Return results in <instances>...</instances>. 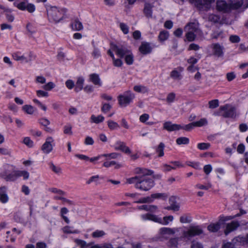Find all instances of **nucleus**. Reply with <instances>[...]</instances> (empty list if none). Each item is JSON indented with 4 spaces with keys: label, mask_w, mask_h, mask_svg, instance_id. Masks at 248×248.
Masks as SVG:
<instances>
[{
    "label": "nucleus",
    "mask_w": 248,
    "mask_h": 248,
    "mask_svg": "<svg viewBox=\"0 0 248 248\" xmlns=\"http://www.w3.org/2000/svg\"><path fill=\"white\" fill-rule=\"evenodd\" d=\"M126 183L134 184L135 187L140 191H147L153 187L155 182L153 178L149 177L135 176L126 179Z\"/></svg>",
    "instance_id": "obj_1"
},
{
    "label": "nucleus",
    "mask_w": 248,
    "mask_h": 248,
    "mask_svg": "<svg viewBox=\"0 0 248 248\" xmlns=\"http://www.w3.org/2000/svg\"><path fill=\"white\" fill-rule=\"evenodd\" d=\"M112 50L120 58H124L125 63L128 65H132L134 62V56L131 49L124 46L114 44L111 46Z\"/></svg>",
    "instance_id": "obj_2"
},
{
    "label": "nucleus",
    "mask_w": 248,
    "mask_h": 248,
    "mask_svg": "<svg viewBox=\"0 0 248 248\" xmlns=\"http://www.w3.org/2000/svg\"><path fill=\"white\" fill-rule=\"evenodd\" d=\"M67 11L64 7L51 6L47 10L48 19L50 22L58 23L65 18Z\"/></svg>",
    "instance_id": "obj_3"
},
{
    "label": "nucleus",
    "mask_w": 248,
    "mask_h": 248,
    "mask_svg": "<svg viewBox=\"0 0 248 248\" xmlns=\"http://www.w3.org/2000/svg\"><path fill=\"white\" fill-rule=\"evenodd\" d=\"M219 110L222 111L221 116L225 118H231L235 120L239 115V113L237 112L236 107L229 104L221 106Z\"/></svg>",
    "instance_id": "obj_4"
},
{
    "label": "nucleus",
    "mask_w": 248,
    "mask_h": 248,
    "mask_svg": "<svg viewBox=\"0 0 248 248\" xmlns=\"http://www.w3.org/2000/svg\"><path fill=\"white\" fill-rule=\"evenodd\" d=\"M135 95L131 91L128 90L124 92L123 94L118 96V103L121 107H126L133 102Z\"/></svg>",
    "instance_id": "obj_5"
},
{
    "label": "nucleus",
    "mask_w": 248,
    "mask_h": 248,
    "mask_svg": "<svg viewBox=\"0 0 248 248\" xmlns=\"http://www.w3.org/2000/svg\"><path fill=\"white\" fill-rule=\"evenodd\" d=\"M15 7L21 11H27L30 13H33L36 10L35 5L31 3H29L28 0L18 2L15 1L13 3Z\"/></svg>",
    "instance_id": "obj_6"
},
{
    "label": "nucleus",
    "mask_w": 248,
    "mask_h": 248,
    "mask_svg": "<svg viewBox=\"0 0 248 248\" xmlns=\"http://www.w3.org/2000/svg\"><path fill=\"white\" fill-rule=\"evenodd\" d=\"M203 230L199 225H190L187 231L183 232V236L185 238L190 239L196 236H199L202 234Z\"/></svg>",
    "instance_id": "obj_7"
},
{
    "label": "nucleus",
    "mask_w": 248,
    "mask_h": 248,
    "mask_svg": "<svg viewBox=\"0 0 248 248\" xmlns=\"http://www.w3.org/2000/svg\"><path fill=\"white\" fill-rule=\"evenodd\" d=\"M216 9L219 12L228 13L232 9V5L230 3H227L224 0H217L216 2Z\"/></svg>",
    "instance_id": "obj_8"
},
{
    "label": "nucleus",
    "mask_w": 248,
    "mask_h": 248,
    "mask_svg": "<svg viewBox=\"0 0 248 248\" xmlns=\"http://www.w3.org/2000/svg\"><path fill=\"white\" fill-rule=\"evenodd\" d=\"M140 194L136 192V193H125V196L126 197H129L132 199L134 200V203H146L150 202V198L149 197H144V198H140Z\"/></svg>",
    "instance_id": "obj_9"
},
{
    "label": "nucleus",
    "mask_w": 248,
    "mask_h": 248,
    "mask_svg": "<svg viewBox=\"0 0 248 248\" xmlns=\"http://www.w3.org/2000/svg\"><path fill=\"white\" fill-rule=\"evenodd\" d=\"M54 142V140L51 137H47L44 143L41 147V150L45 154H48L52 152L53 150V145L52 143Z\"/></svg>",
    "instance_id": "obj_10"
},
{
    "label": "nucleus",
    "mask_w": 248,
    "mask_h": 248,
    "mask_svg": "<svg viewBox=\"0 0 248 248\" xmlns=\"http://www.w3.org/2000/svg\"><path fill=\"white\" fill-rule=\"evenodd\" d=\"M163 128L169 132L179 131L181 129V124H173L171 121H166L163 123Z\"/></svg>",
    "instance_id": "obj_11"
},
{
    "label": "nucleus",
    "mask_w": 248,
    "mask_h": 248,
    "mask_svg": "<svg viewBox=\"0 0 248 248\" xmlns=\"http://www.w3.org/2000/svg\"><path fill=\"white\" fill-rule=\"evenodd\" d=\"M114 148L116 151H120L126 154H130L131 153L130 148L126 146L125 142L121 140H117L114 145Z\"/></svg>",
    "instance_id": "obj_12"
},
{
    "label": "nucleus",
    "mask_w": 248,
    "mask_h": 248,
    "mask_svg": "<svg viewBox=\"0 0 248 248\" xmlns=\"http://www.w3.org/2000/svg\"><path fill=\"white\" fill-rule=\"evenodd\" d=\"M212 48L214 55L217 57H221L224 55V47L219 43H213L212 45Z\"/></svg>",
    "instance_id": "obj_13"
},
{
    "label": "nucleus",
    "mask_w": 248,
    "mask_h": 248,
    "mask_svg": "<svg viewBox=\"0 0 248 248\" xmlns=\"http://www.w3.org/2000/svg\"><path fill=\"white\" fill-rule=\"evenodd\" d=\"M153 48L148 42H143L139 48V50L142 55L150 54L152 51Z\"/></svg>",
    "instance_id": "obj_14"
},
{
    "label": "nucleus",
    "mask_w": 248,
    "mask_h": 248,
    "mask_svg": "<svg viewBox=\"0 0 248 248\" xmlns=\"http://www.w3.org/2000/svg\"><path fill=\"white\" fill-rule=\"evenodd\" d=\"M9 198L7 194V187L3 186L0 187V202L5 204L9 202Z\"/></svg>",
    "instance_id": "obj_15"
},
{
    "label": "nucleus",
    "mask_w": 248,
    "mask_h": 248,
    "mask_svg": "<svg viewBox=\"0 0 248 248\" xmlns=\"http://www.w3.org/2000/svg\"><path fill=\"white\" fill-rule=\"evenodd\" d=\"M89 81L93 83L95 86L98 87H101L103 85L99 75L96 73L90 74L89 76Z\"/></svg>",
    "instance_id": "obj_16"
},
{
    "label": "nucleus",
    "mask_w": 248,
    "mask_h": 248,
    "mask_svg": "<svg viewBox=\"0 0 248 248\" xmlns=\"http://www.w3.org/2000/svg\"><path fill=\"white\" fill-rule=\"evenodd\" d=\"M239 225L237 221H232L231 223L227 224L224 230V234L225 235H228L230 232L236 230Z\"/></svg>",
    "instance_id": "obj_17"
},
{
    "label": "nucleus",
    "mask_w": 248,
    "mask_h": 248,
    "mask_svg": "<svg viewBox=\"0 0 248 248\" xmlns=\"http://www.w3.org/2000/svg\"><path fill=\"white\" fill-rule=\"evenodd\" d=\"M135 173L137 174H141L140 176L148 177L152 175L154 171L152 170L145 168L138 167L135 169Z\"/></svg>",
    "instance_id": "obj_18"
},
{
    "label": "nucleus",
    "mask_w": 248,
    "mask_h": 248,
    "mask_svg": "<svg viewBox=\"0 0 248 248\" xmlns=\"http://www.w3.org/2000/svg\"><path fill=\"white\" fill-rule=\"evenodd\" d=\"M184 68L182 66H178L176 69L171 71L170 73V77L174 80H181L182 78L181 73L184 71Z\"/></svg>",
    "instance_id": "obj_19"
},
{
    "label": "nucleus",
    "mask_w": 248,
    "mask_h": 248,
    "mask_svg": "<svg viewBox=\"0 0 248 248\" xmlns=\"http://www.w3.org/2000/svg\"><path fill=\"white\" fill-rule=\"evenodd\" d=\"M214 0H189L191 3H195L197 9L201 10L205 5H210Z\"/></svg>",
    "instance_id": "obj_20"
},
{
    "label": "nucleus",
    "mask_w": 248,
    "mask_h": 248,
    "mask_svg": "<svg viewBox=\"0 0 248 248\" xmlns=\"http://www.w3.org/2000/svg\"><path fill=\"white\" fill-rule=\"evenodd\" d=\"M70 27L72 30L74 31H80L83 29L82 23L77 18L71 21Z\"/></svg>",
    "instance_id": "obj_21"
},
{
    "label": "nucleus",
    "mask_w": 248,
    "mask_h": 248,
    "mask_svg": "<svg viewBox=\"0 0 248 248\" xmlns=\"http://www.w3.org/2000/svg\"><path fill=\"white\" fill-rule=\"evenodd\" d=\"M141 217L143 220H150L157 223L161 221L160 217H158L157 216L150 213L143 214L141 216Z\"/></svg>",
    "instance_id": "obj_22"
},
{
    "label": "nucleus",
    "mask_w": 248,
    "mask_h": 248,
    "mask_svg": "<svg viewBox=\"0 0 248 248\" xmlns=\"http://www.w3.org/2000/svg\"><path fill=\"white\" fill-rule=\"evenodd\" d=\"M170 163L172 165H175V167H172L170 165L165 164L164 167L166 171H170L171 170H175L177 167L180 168L184 167V165L179 161H171Z\"/></svg>",
    "instance_id": "obj_23"
},
{
    "label": "nucleus",
    "mask_w": 248,
    "mask_h": 248,
    "mask_svg": "<svg viewBox=\"0 0 248 248\" xmlns=\"http://www.w3.org/2000/svg\"><path fill=\"white\" fill-rule=\"evenodd\" d=\"M145 16L148 18H151L153 15V6L149 3H146L143 10Z\"/></svg>",
    "instance_id": "obj_24"
},
{
    "label": "nucleus",
    "mask_w": 248,
    "mask_h": 248,
    "mask_svg": "<svg viewBox=\"0 0 248 248\" xmlns=\"http://www.w3.org/2000/svg\"><path fill=\"white\" fill-rule=\"evenodd\" d=\"M84 83V79L83 77L78 78L76 84L75 85L74 91L76 93H78L83 89V85Z\"/></svg>",
    "instance_id": "obj_25"
},
{
    "label": "nucleus",
    "mask_w": 248,
    "mask_h": 248,
    "mask_svg": "<svg viewBox=\"0 0 248 248\" xmlns=\"http://www.w3.org/2000/svg\"><path fill=\"white\" fill-rule=\"evenodd\" d=\"M245 237L238 235L232 239V242L236 246H244L246 244Z\"/></svg>",
    "instance_id": "obj_26"
},
{
    "label": "nucleus",
    "mask_w": 248,
    "mask_h": 248,
    "mask_svg": "<svg viewBox=\"0 0 248 248\" xmlns=\"http://www.w3.org/2000/svg\"><path fill=\"white\" fill-rule=\"evenodd\" d=\"M17 179V170H14L13 172H10L6 177L4 178V180L6 182H14Z\"/></svg>",
    "instance_id": "obj_27"
},
{
    "label": "nucleus",
    "mask_w": 248,
    "mask_h": 248,
    "mask_svg": "<svg viewBox=\"0 0 248 248\" xmlns=\"http://www.w3.org/2000/svg\"><path fill=\"white\" fill-rule=\"evenodd\" d=\"M133 90L136 92L141 93H146L149 92L148 88L142 85H135L133 87Z\"/></svg>",
    "instance_id": "obj_28"
},
{
    "label": "nucleus",
    "mask_w": 248,
    "mask_h": 248,
    "mask_svg": "<svg viewBox=\"0 0 248 248\" xmlns=\"http://www.w3.org/2000/svg\"><path fill=\"white\" fill-rule=\"evenodd\" d=\"M104 119L105 118L102 115H99L96 116L93 114L90 118V122L91 123L98 124L103 122L104 121Z\"/></svg>",
    "instance_id": "obj_29"
},
{
    "label": "nucleus",
    "mask_w": 248,
    "mask_h": 248,
    "mask_svg": "<svg viewBox=\"0 0 248 248\" xmlns=\"http://www.w3.org/2000/svg\"><path fill=\"white\" fill-rule=\"evenodd\" d=\"M169 37V32L167 31H162L159 32L158 36V40L160 42H163L167 40Z\"/></svg>",
    "instance_id": "obj_30"
},
{
    "label": "nucleus",
    "mask_w": 248,
    "mask_h": 248,
    "mask_svg": "<svg viewBox=\"0 0 248 248\" xmlns=\"http://www.w3.org/2000/svg\"><path fill=\"white\" fill-rule=\"evenodd\" d=\"M220 228V225L218 222L211 223L207 227L209 231L213 232H217Z\"/></svg>",
    "instance_id": "obj_31"
},
{
    "label": "nucleus",
    "mask_w": 248,
    "mask_h": 248,
    "mask_svg": "<svg viewBox=\"0 0 248 248\" xmlns=\"http://www.w3.org/2000/svg\"><path fill=\"white\" fill-rule=\"evenodd\" d=\"M68 212V210L66 207H62L60 211V216L64 220V221L67 224L70 223V220L67 217L65 216V214H67Z\"/></svg>",
    "instance_id": "obj_32"
},
{
    "label": "nucleus",
    "mask_w": 248,
    "mask_h": 248,
    "mask_svg": "<svg viewBox=\"0 0 248 248\" xmlns=\"http://www.w3.org/2000/svg\"><path fill=\"white\" fill-rule=\"evenodd\" d=\"M165 144L163 142H160L155 149L156 153L158 154V157H162L164 155Z\"/></svg>",
    "instance_id": "obj_33"
},
{
    "label": "nucleus",
    "mask_w": 248,
    "mask_h": 248,
    "mask_svg": "<svg viewBox=\"0 0 248 248\" xmlns=\"http://www.w3.org/2000/svg\"><path fill=\"white\" fill-rule=\"evenodd\" d=\"M192 220V217L189 214H185L180 217V221L182 223H189Z\"/></svg>",
    "instance_id": "obj_34"
},
{
    "label": "nucleus",
    "mask_w": 248,
    "mask_h": 248,
    "mask_svg": "<svg viewBox=\"0 0 248 248\" xmlns=\"http://www.w3.org/2000/svg\"><path fill=\"white\" fill-rule=\"evenodd\" d=\"M22 110L28 114H33L34 112V108L30 105H25L22 107Z\"/></svg>",
    "instance_id": "obj_35"
},
{
    "label": "nucleus",
    "mask_w": 248,
    "mask_h": 248,
    "mask_svg": "<svg viewBox=\"0 0 248 248\" xmlns=\"http://www.w3.org/2000/svg\"><path fill=\"white\" fill-rule=\"evenodd\" d=\"M176 144L179 145L182 144L187 145L189 143V139L187 137H181L176 139Z\"/></svg>",
    "instance_id": "obj_36"
},
{
    "label": "nucleus",
    "mask_w": 248,
    "mask_h": 248,
    "mask_svg": "<svg viewBox=\"0 0 248 248\" xmlns=\"http://www.w3.org/2000/svg\"><path fill=\"white\" fill-rule=\"evenodd\" d=\"M73 227L69 226H65L62 228V230L64 233L66 234H74L78 233V231L77 230H72Z\"/></svg>",
    "instance_id": "obj_37"
},
{
    "label": "nucleus",
    "mask_w": 248,
    "mask_h": 248,
    "mask_svg": "<svg viewBox=\"0 0 248 248\" xmlns=\"http://www.w3.org/2000/svg\"><path fill=\"white\" fill-rule=\"evenodd\" d=\"M173 219V217L171 215L168 216H165L163 217V219L161 218V221L160 222H159L158 223L163 225H167L169 224L170 222H171Z\"/></svg>",
    "instance_id": "obj_38"
},
{
    "label": "nucleus",
    "mask_w": 248,
    "mask_h": 248,
    "mask_svg": "<svg viewBox=\"0 0 248 248\" xmlns=\"http://www.w3.org/2000/svg\"><path fill=\"white\" fill-rule=\"evenodd\" d=\"M113 165H115V169H119L121 167V165L120 164H117L115 161L113 160L110 161H105L104 162L103 164V166L106 168H109Z\"/></svg>",
    "instance_id": "obj_39"
},
{
    "label": "nucleus",
    "mask_w": 248,
    "mask_h": 248,
    "mask_svg": "<svg viewBox=\"0 0 248 248\" xmlns=\"http://www.w3.org/2000/svg\"><path fill=\"white\" fill-rule=\"evenodd\" d=\"M211 37L213 39H217L219 37L223 38L224 37L223 32L222 31H215L211 34Z\"/></svg>",
    "instance_id": "obj_40"
},
{
    "label": "nucleus",
    "mask_w": 248,
    "mask_h": 248,
    "mask_svg": "<svg viewBox=\"0 0 248 248\" xmlns=\"http://www.w3.org/2000/svg\"><path fill=\"white\" fill-rule=\"evenodd\" d=\"M151 196L153 199H162L164 201L166 200L168 198L167 194L161 193L152 194Z\"/></svg>",
    "instance_id": "obj_41"
},
{
    "label": "nucleus",
    "mask_w": 248,
    "mask_h": 248,
    "mask_svg": "<svg viewBox=\"0 0 248 248\" xmlns=\"http://www.w3.org/2000/svg\"><path fill=\"white\" fill-rule=\"evenodd\" d=\"M17 178L23 177L24 180H27L29 177V173L26 170H17Z\"/></svg>",
    "instance_id": "obj_42"
},
{
    "label": "nucleus",
    "mask_w": 248,
    "mask_h": 248,
    "mask_svg": "<svg viewBox=\"0 0 248 248\" xmlns=\"http://www.w3.org/2000/svg\"><path fill=\"white\" fill-rule=\"evenodd\" d=\"M160 232L162 234H172L174 233V232L171 228L162 227L160 229Z\"/></svg>",
    "instance_id": "obj_43"
},
{
    "label": "nucleus",
    "mask_w": 248,
    "mask_h": 248,
    "mask_svg": "<svg viewBox=\"0 0 248 248\" xmlns=\"http://www.w3.org/2000/svg\"><path fill=\"white\" fill-rule=\"evenodd\" d=\"M23 143L29 148H32L34 145L33 141L28 137L23 139Z\"/></svg>",
    "instance_id": "obj_44"
},
{
    "label": "nucleus",
    "mask_w": 248,
    "mask_h": 248,
    "mask_svg": "<svg viewBox=\"0 0 248 248\" xmlns=\"http://www.w3.org/2000/svg\"><path fill=\"white\" fill-rule=\"evenodd\" d=\"M210 108H215L219 106V101L218 99L212 100L208 102Z\"/></svg>",
    "instance_id": "obj_45"
},
{
    "label": "nucleus",
    "mask_w": 248,
    "mask_h": 248,
    "mask_svg": "<svg viewBox=\"0 0 248 248\" xmlns=\"http://www.w3.org/2000/svg\"><path fill=\"white\" fill-rule=\"evenodd\" d=\"M196 37V34L192 31H188L186 34V39L189 42L194 41Z\"/></svg>",
    "instance_id": "obj_46"
},
{
    "label": "nucleus",
    "mask_w": 248,
    "mask_h": 248,
    "mask_svg": "<svg viewBox=\"0 0 248 248\" xmlns=\"http://www.w3.org/2000/svg\"><path fill=\"white\" fill-rule=\"evenodd\" d=\"M195 127H201L207 124V121L205 118L201 119L199 121L194 122Z\"/></svg>",
    "instance_id": "obj_47"
},
{
    "label": "nucleus",
    "mask_w": 248,
    "mask_h": 248,
    "mask_svg": "<svg viewBox=\"0 0 248 248\" xmlns=\"http://www.w3.org/2000/svg\"><path fill=\"white\" fill-rule=\"evenodd\" d=\"M108 125L110 130H114L119 127V125L116 122L111 120L108 121Z\"/></svg>",
    "instance_id": "obj_48"
},
{
    "label": "nucleus",
    "mask_w": 248,
    "mask_h": 248,
    "mask_svg": "<svg viewBox=\"0 0 248 248\" xmlns=\"http://www.w3.org/2000/svg\"><path fill=\"white\" fill-rule=\"evenodd\" d=\"M112 106L106 103H102V106L101 107V111L103 112L104 113H107L108 111L110 110V109L111 108Z\"/></svg>",
    "instance_id": "obj_49"
},
{
    "label": "nucleus",
    "mask_w": 248,
    "mask_h": 248,
    "mask_svg": "<svg viewBox=\"0 0 248 248\" xmlns=\"http://www.w3.org/2000/svg\"><path fill=\"white\" fill-rule=\"evenodd\" d=\"M210 147V144L209 143L202 142L197 144V148L201 150H207Z\"/></svg>",
    "instance_id": "obj_50"
},
{
    "label": "nucleus",
    "mask_w": 248,
    "mask_h": 248,
    "mask_svg": "<svg viewBox=\"0 0 248 248\" xmlns=\"http://www.w3.org/2000/svg\"><path fill=\"white\" fill-rule=\"evenodd\" d=\"M119 155V154L117 153H111L101 155L102 157H106L108 159H116L118 157Z\"/></svg>",
    "instance_id": "obj_51"
},
{
    "label": "nucleus",
    "mask_w": 248,
    "mask_h": 248,
    "mask_svg": "<svg viewBox=\"0 0 248 248\" xmlns=\"http://www.w3.org/2000/svg\"><path fill=\"white\" fill-rule=\"evenodd\" d=\"M235 218V217L234 215V216H224L222 215L219 217V221L221 222L224 223L226 221L232 220Z\"/></svg>",
    "instance_id": "obj_52"
},
{
    "label": "nucleus",
    "mask_w": 248,
    "mask_h": 248,
    "mask_svg": "<svg viewBox=\"0 0 248 248\" xmlns=\"http://www.w3.org/2000/svg\"><path fill=\"white\" fill-rule=\"evenodd\" d=\"M49 167L55 173L57 174L61 173V168L59 167H56L52 162L49 163Z\"/></svg>",
    "instance_id": "obj_53"
},
{
    "label": "nucleus",
    "mask_w": 248,
    "mask_h": 248,
    "mask_svg": "<svg viewBox=\"0 0 248 248\" xmlns=\"http://www.w3.org/2000/svg\"><path fill=\"white\" fill-rule=\"evenodd\" d=\"M194 127H195V124H194V122H192L187 124L184 125L183 126L182 125L181 129H184L186 131H189L191 129H192Z\"/></svg>",
    "instance_id": "obj_54"
},
{
    "label": "nucleus",
    "mask_w": 248,
    "mask_h": 248,
    "mask_svg": "<svg viewBox=\"0 0 248 248\" xmlns=\"http://www.w3.org/2000/svg\"><path fill=\"white\" fill-rule=\"evenodd\" d=\"M229 40L232 43H237L240 41V38L237 35H232L229 37Z\"/></svg>",
    "instance_id": "obj_55"
},
{
    "label": "nucleus",
    "mask_w": 248,
    "mask_h": 248,
    "mask_svg": "<svg viewBox=\"0 0 248 248\" xmlns=\"http://www.w3.org/2000/svg\"><path fill=\"white\" fill-rule=\"evenodd\" d=\"M105 234L103 231L96 230L93 232L92 236L94 238L102 237Z\"/></svg>",
    "instance_id": "obj_56"
},
{
    "label": "nucleus",
    "mask_w": 248,
    "mask_h": 248,
    "mask_svg": "<svg viewBox=\"0 0 248 248\" xmlns=\"http://www.w3.org/2000/svg\"><path fill=\"white\" fill-rule=\"evenodd\" d=\"M99 178V176L98 175L92 176L86 181V184L89 185L92 182H95L97 184V181Z\"/></svg>",
    "instance_id": "obj_57"
},
{
    "label": "nucleus",
    "mask_w": 248,
    "mask_h": 248,
    "mask_svg": "<svg viewBox=\"0 0 248 248\" xmlns=\"http://www.w3.org/2000/svg\"><path fill=\"white\" fill-rule=\"evenodd\" d=\"M38 122L41 125L45 127H46L50 124V121L45 118H42L39 119L38 120Z\"/></svg>",
    "instance_id": "obj_58"
},
{
    "label": "nucleus",
    "mask_w": 248,
    "mask_h": 248,
    "mask_svg": "<svg viewBox=\"0 0 248 248\" xmlns=\"http://www.w3.org/2000/svg\"><path fill=\"white\" fill-rule=\"evenodd\" d=\"M121 59V58L116 59L115 58H114V59H112L113 64L114 66L120 67L123 65V62Z\"/></svg>",
    "instance_id": "obj_59"
},
{
    "label": "nucleus",
    "mask_w": 248,
    "mask_h": 248,
    "mask_svg": "<svg viewBox=\"0 0 248 248\" xmlns=\"http://www.w3.org/2000/svg\"><path fill=\"white\" fill-rule=\"evenodd\" d=\"M55 86V84L52 82H49L45 85L43 86V88L46 91H50Z\"/></svg>",
    "instance_id": "obj_60"
},
{
    "label": "nucleus",
    "mask_w": 248,
    "mask_h": 248,
    "mask_svg": "<svg viewBox=\"0 0 248 248\" xmlns=\"http://www.w3.org/2000/svg\"><path fill=\"white\" fill-rule=\"evenodd\" d=\"M236 245L232 241L224 242L222 245L221 248H235Z\"/></svg>",
    "instance_id": "obj_61"
},
{
    "label": "nucleus",
    "mask_w": 248,
    "mask_h": 248,
    "mask_svg": "<svg viewBox=\"0 0 248 248\" xmlns=\"http://www.w3.org/2000/svg\"><path fill=\"white\" fill-rule=\"evenodd\" d=\"M120 28L124 34H126L129 32V28L125 24L121 23L120 24Z\"/></svg>",
    "instance_id": "obj_62"
},
{
    "label": "nucleus",
    "mask_w": 248,
    "mask_h": 248,
    "mask_svg": "<svg viewBox=\"0 0 248 248\" xmlns=\"http://www.w3.org/2000/svg\"><path fill=\"white\" fill-rule=\"evenodd\" d=\"M175 98V94L174 93H169L167 96L166 100L168 103H172L174 102Z\"/></svg>",
    "instance_id": "obj_63"
},
{
    "label": "nucleus",
    "mask_w": 248,
    "mask_h": 248,
    "mask_svg": "<svg viewBox=\"0 0 248 248\" xmlns=\"http://www.w3.org/2000/svg\"><path fill=\"white\" fill-rule=\"evenodd\" d=\"M187 165L196 170L200 169V163L199 162L189 161L187 162Z\"/></svg>",
    "instance_id": "obj_64"
}]
</instances>
